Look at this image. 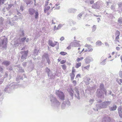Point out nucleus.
Instances as JSON below:
<instances>
[{
    "instance_id": "b1692460",
    "label": "nucleus",
    "mask_w": 122,
    "mask_h": 122,
    "mask_svg": "<svg viewBox=\"0 0 122 122\" xmlns=\"http://www.w3.org/2000/svg\"><path fill=\"white\" fill-rule=\"evenodd\" d=\"M66 61V60H62L61 61L60 63L61 64H63L65 63Z\"/></svg>"
},
{
    "instance_id": "e433bc0d",
    "label": "nucleus",
    "mask_w": 122,
    "mask_h": 122,
    "mask_svg": "<svg viewBox=\"0 0 122 122\" xmlns=\"http://www.w3.org/2000/svg\"><path fill=\"white\" fill-rule=\"evenodd\" d=\"M24 52H25V56H26L27 55V53H28V52L27 51H24Z\"/></svg>"
},
{
    "instance_id": "6e6552de",
    "label": "nucleus",
    "mask_w": 122,
    "mask_h": 122,
    "mask_svg": "<svg viewBox=\"0 0 122 122\" xmlns=\"http://www.w3.org/2000/svg\"><path fill=\"white\" fill-rule=\"evenodd\" d=\"M57 43V42H53L51 41H49V44L52 47H54L55 46Z\"/></svg>"
},
{
    "instance_id": "473e14b6",
    "label": "nucleus",
    "mask_w": 122,
    "mask_h": 122,
    "mask_svg": "<svg viewBox=\"0 0 122 122\" xmlns=\"http://www.w3.org/2000/svg\"><path fill=\"white\" fill-rule=\"evenodd\" d=\"M78 77H79V78L81 77V76H80V74H78L77 75H76V78H78Z\"/></svg>"
},
{
    "instance_id": "58836bf2",
    "label": "nucleus",
    "mask_w": 122,
    "mask_h": 122,
    "mask_svg": "<svg viewBox=\"0 0 122 122\" xmlns=\"http://www.w3.org/2000/svg\"><path fill=\"white\" fill-rule=\"evenodd\" d=\"M29 40V39L28 38H27L26 40V42H27Z\"/></svg>"
},
{
    "instance_id": "f3484780",
    "label": "nucleus",
    "mask_w": 122,
    "mask_h": 122,
    "mask_svg": "<svg viewBox=\"0 0 122 122\" xmlns=\"http://www.w3.org/2000/svg\"><path fill=\"white\" fill-rule=\"evenodd\" d=\"M117 108V107L116 106H114L113 107L110 108L111 111H114Z\"/></svg>"
},
{
    "instance_id": "9b49d317",
    "label": "nucleus",
    "mask_w": 122,
    "mask_h": 122,
    "mask_svg": "<svg viewBox=\"0 0 122 122\" xmlns=\"http://www.w3.org/2000/svg\"><path fill=\"white\" fill-rule=\"evenodd\" d=\"M34 11L35 10L34 9H30L29 10V13L31 15H33Z\"/></svg>"
},
{
    "instance_id": "09e8293b",
    "label": "nucleus",
    "mask_w": 122,
    "mask_h": 122,
    "mask_svg": "<svg viewBox=\"0 0 122 122\" xmlns=\"http://www.w3.org/2000/svg\"><path fill=\"white\" fill-rule=\"evenodd\" d=\"M23 56L22 55V56H21V58L22 59H23Z\"/></svg>"
},
{
    "instance_id": "72a5a7b5",
    "label": "nucleus",
    "mask_w": 122,
    "mask_h": 122,
    "mask_svg": "<svg viewBox=\"0 0 122 122\" xmlns=\"http://www.w3.org/2000/svg\"><path fill=\"white\" fill-rule=\"evenodd\" d=\"M64 39V38L63 36L61 37L60 38V40L61 41H62Z\"/></svg>"
},
{
    "instance_id": "49530a36",
    "label": "nucleus",
    "mask_w": 122,
    "mask_h": 122,
    "mask_svg": "<svg viewBox=\"0 0 122 122\" xmlns=\"http://www.w3.org/2000/svg\"><path fill=\"white\" fill-rule=\"evenodd\" d=\"M109 103V102H106L105 103V104H106V103Z\"/></svg>"
},
{
    "instance_id": "f03ea898",
    "label": "nucleus",
    "mask_w": 122,
    "mask_h": 122,
    "mask_svg": "<svg viewBox=\"0 0 122 122\" xmlns=\"http://www.w3.org/2000/svg\"><path fill=\"white\" fill-rule=\"evenodd\" d=\"M85 46L87 48V49H86L85 50L84 52H92V51L93 49L91 48V45L86 44L85 45Z\"/></svg>"
},
{
    "instance_id": "864d4df0",
    "label": "nucleus",
    "mask_w": 122,
    "mask_h": 122,
    "mask_svg": "<svg viewBox=\"0 0 122 122\" xmlns=\"http://www.w3.org/2000/svg\"><path fill=\"white\" fill-rule=\"evenodd\" d=\"M50 5H52V4L51 3H50Z\"/></svg>"
},
{
    "instance_id": "5fc2aeb1",
    "label": "nucleus",
    "mask_w": 122,
    "mask_h": 122,
    "mask_svg": "<svg viewBox=\"0 0 122 122\" xmlns=\"http://www.w3.org/2000/svg\"><path fill=\"white\" fill-rule=\"evenodd\" d=\"M1 69H2V70H3V69L2 68H1Z\"/></svg>"
},
{
    "instance_id": "20e7f679",
    "label": "nucleus",
    "mask_w": 122,
    "mask_h": 122,
    "mask_svg": "<svg viewBox=\"0 0 122 122\" xmlns=\"http://www.w3.org/2000/svg\"><path fill=\"white\" fill-rule=\"evenodd\" d=\"M75 70L74 69V67L72 68V70L71 73H70V75L71 77V80H73L74 79L75 77V75L74 73L75 72Z\"/></svg>"
},
{
    "instance_id": "f704fd0d",
    "label": "nucleus",
    "mask_w": 122,
    "mask_h": 122,
    "mask_svg": "<svg viewBox=\"0 0 122 122\" xmlns=\"http://www.w3.org/2000/svg\"><path fill=\"white\" fill-rule=\"evenodd\" d=\"M47 62L48 63V64H50V60L49 59H47Z\"/></svg>"
},
{
    "instance_id": "c756f323",
    "label": "nucleus",
    "mask_w": 122,
    "mask_h": 122,
    "mask_svg": "<svg viewBox=\"0 0 122 122\" xmlns=\"http://www.w3.org/2000/svg\"><path fill=\"white\" fill-rule=\"evenodd\" d=\"M71 45H70L68 46L66 48V49L68 50H70L71 49Z\"/></svg>"
},
{
    "instance_id": "4be33fe9",
    "label": "nucleus",
    "mask_w": 122,
    "mask_h": 122,
    "mask_svg": "<svg viewBox=\"0 0 122 122\" xmlns=\"http://www.w3.org/2000/svg\"><path fill=\"white\" fill-rule=\"evenodd\" d=\"M118 113L120 112H122V108L121 106L119 107L118 108Z\"/></svg>"
},
{
    "instance_id": "a18cd8bd",
    "label": "nucleus",
    "mask_w": 122,
    "mask_h": 122,
    "mask_svg": "<svg viewBox=\"0 0 122 122\" xmlns=\"http://www.w3.org/2000/svg\"><path fill=\"white\" fill-rule=\"evenodd\" d=\"M60 27V25H58V27H57V28H56V30H58V27Z\"/></svg>"
},
{
    "instance_id": "cd10ccee",
    "label": "nucleus",
    "mask_w": 122,
    "mask_h": 122,
    "mask_svg": "<svg viewBox=\"0 0 122 122\" xmlns=\"http://www.w3.org/2000/svg\"><path fill=\"white\" fill-rule=\"evenodd\" d=\"M56 20L55 19H54L52 20V22L53 24H55L56 23Z\"/></svg>"
},
{
    "instance_id": "a878e982",
    "label": "nucleus",
    "mask_w": 122,
    "mask_h": 122,
    "mask_svg": "<svg viewBox=\"0 0 122 122\" xmlns=\"http://www.w3.org/2000/svg\"><path fill=\"white\" fill-rule=\"evenodd\" d=\"M38 17V13L37 12H36L35 13V18H37Z\"/></svg>"
},
{
    "instance_id": "a19ab883",
    "label": "nucleus",
    "mask_w": 122,
    "mask_h": 122,
    "mask_svg": "<svg viewBox=\"0 0 122 122\" xmlns=\"http://www.w3.org/2000/svg\"><path fill=\"white\" fill-rule=\"evenodd\" d=\"M90 58L91 59L89 61V62L93 61V59L92 58Z\"/></svg>"
},
{
    "instance_id": "f257e3e1",
    "label": "nucleus",
    "mask_w": 122,
    "mask_h": 122,
    "mask_svg": "<svg viewBox=\"0 0 122 122\" xmlns=\"http://www.w3.org/2000/svg\"><path fill=\"white\" fill-rule=\"evenodd\" d=\"M56 94L62 100H64L65 96L63 92L57 90L56 91Z\"/></svg>"
},
{
    "instance_id": "a211bd4d",
    "label": "nucleus",
    "mask_w": 122,
    "mask_h": 122,
    "mask_svg": "<svg viewBox=\"0 0 122 122\" xmlns=\"http://www.w3.org/2000/svg\"><path fill=\"white\" fill-rule=\"evenodd\" d=\"M119 81H120V82H119V79H116V81H117V82L120 85L121 84V83H122V79H120L119 80Z\"/></svg>"
},
{
    "instance_id": "4c0bfd02",
    "label": "nucleus",
    "mask_w": 122,
    "mask_h": 122,
    "mask_svg": "<svg viewBox=\"0 0 122 122\" xmlns=\"http://www.w3.org/2000/svg\"><path fill=\"white\" fill-rule=\"evenodd\" d=\"M56 26H54V30H56Z\"/></svg>"
},
{
    "instance_id": "8fccbe9b",
    "label": "nucleus",
    "mask_w": 122,
    "mask_h": 122,
    "mask_svg": "<svg viewBox=\"0 0 122 122\" xmlns=\"http://www.w3.org/2000/svg\"><path fill=\"white\" fill-rule=\"evenodd\" d=\"M121 62H122V57H121Z\"/></svg>"
},
{
    "instance_id": "3c124183",
    "label": "nucleus",
    "mask_w": 122,
    "mask_h": 122,
    "mask_svg": "<svg viewBox=\"0 0 122 122\" xmlns=\"http://www.w3.org/2000/svg\"><path fill=\"white\" fill-rule=\"evenodd\" d=\"M71 96H73V93H71Z\"/></svg>"
},
{
    "instance_id": "6ab92c4d",
    "label": "nucleus",
    "mask_w": 122,
    "mask_h": 122,
    "mask_svg": "<svg viewBox=\"0 0 122 122\" xmlns=\"http://www.w3.org/2000/svg\"><path fill=\"white\" fill-rule=\"evenodd\" d=\"M102 42L101 41H97L96 43V45L97 46H99L101 45Z\"/></svg>"
},
{
    "instance_id": "f8f14e48",
    "label": "nucleus",
    "mask_w": 122,
    "mask_h": 122,
    "mask_svg": "<svg viewBox=\"0 0 122 122\" xmlns=\"http://www.w3.org/2000/svg\"><path fill=\"white\" fill-rule=\"evenodd\" d=\"M10 63L9 62L7 61H5L2 63V64L5 65L6 66L9 65Z\"/></svg>"
},
{
    "instance_id": "6e6d98bb",
    "label": "nucleus",
    "mask_w": 122,
    "mask_h": 122,
    "mask_svg": "<svg viewBox=\"0 0 122 122\" xmlns=\"http://www.w3.org/2000/svg\"><path fill=\"white\" fill-rule=\"evenodd\" d=\"M35 1V3L36 2V0H34Z\"/></svg>"
},
{
    "instance_id": "2eb2a0df",
    "label": "nucleus",
    "mask_w": 122,
    "mask_h": 122,
    "mask_svg": "<svg viewBox=\"0 0 122 122\" xmlns=\"http://www.w3.org/2000/svg\"><path fill=\"white\" fill-rule=\"evenodd\" d=\"M60 54L63 56H65L67 54V53L64 51H61L60 52Z\"/></svg>"
},
{
    "instance_id": "423d86ee",
    "label": "nucleus",
    "mask_w": 122,
    "mask_h": 122,
    "mask_svg": "<svg viewBox=\"0 0 122 122\" xmlns=\"http://www.w3.org/2000/svg\"><path fill=\"white\" fill-rule=\"evenodd\" d=\"M50 7L49 6H47L45 7L44 9V11L45 13H47V15H48L50 14V11L49 10Z\"/></svg>"
},
{
    "instance_id": "ddd939ff",
    "label": "nucleus",
    "mask_w": 122,
    "mask_h": 122,
    "mask_svg": "<svg viewBox=\"0 0 122 122\" xmlns=\"http://www.w3.org/2000/svg\"><path fill=\"white\" fill-rule=\"evenodd\" d=\"M81 63L79 62L76 64L75 66V67L77 68L80 67L81 65Z\"/></svg>"
},
{
    "instance_id": "c03bdc74",
    "label": "nucleus",
    "mask_w": 122,
    "mask_h": 122,
    "mask_svg": "<svg viewBox=\"0 0 122 122\" xmlns=\"http://www.w3.org/2000/svg\"><path fill=\"white\" fill-rule=\"evenodd\" d=\"M110 55V54H109ZM112 57V56L110 55H109V56L108 57V58H110Z\"/></svg>"
},
{
    "instance_id": "bb28decb",
    "label": "nucleus",
    "mask_w": 122,
    "mask_h": 122,
    "mask_svg": "<svg viewBox=\"0 0 122 122\" xmlns=\"http://www.w3.org/2000/svg\"><path fill=\"white\" fill-rule=\"evenodd\" d=\"M118 22L121 23H122V19L119 18L118 20Z\"/></svg>"
},
{
    "instance_id": "79ce46f5",
    "label": "nucleus",
    "mask_w": 122,
    "mask_h": 122,
    "mask_svg": "<svg viewBox=\"0 0 122 122\" xmlns=\"http://www.w3.org/2000/svg\"><path fill=\"white\" fill-rule=\"evenodd\" d=\"M20 9L22 11H23V7H20Z\"/></svg>"
},
{
    "instance_id": "dca6fc26",
    "label": "nucleus",
    "mask_w": 122,
    "mask_h": 122,
    "mask_svg": "<svg viewBox=\"0 0 122 122\" xmlns=\"http://www.w3.org/2000/svg\"><path fill=\"white\" fill-rule=\"evenodd\" d=\"M83 59L84 58L83 57H81L80 58L78 57L76 59V60L77 62H78L83 60Z\"/></svg>"
},
{
    "instance_id": "9d476101",
    "label": "nucleus",
    "mask_w": 122,
    "mask_h": 122,
    "mask_svg": "<svg viewBox=\"0 0 122 122\" xmlns=\"http://www.w3.org/2000/svg\"><path fill=\"white\" fill-rule=\"evenodd\" d=\"M104 87V85L103 84H100V89H98L97 90V92L98 93H100V89H102Z\"/></svg>"
},
{
    "instance_id": "4468645a",
    "label": "nucleus",
    "mask_w": 122,
    "mask_h": 122,
    "mask_svg": "<svg viewBox=\"0 0 122 122\" xmlns=\"http://www.w3.org/2000/svg\"><path fill=\"white\" fill-rule=\"evenodd\" d=\"M90 67V65H89L87 66L84 67L82 69L83 70H84L85 69L86 70H88L89 69V67Z\"/></svg>"
},
{
    "instance_id": "7ed1b4c3",
    "label": "nucleus",
    "mask_w": 122,
    "mask_h": 122,
    "mask_svg": "<svg viewBox=\"0 0 122 122\" xmlns=\"http://www.w3.org/2000/svg\"><path fill=\"white\" fill-rule=\"evenodd\" d=\"M7 39L6 38H4L2 41L1 45L3 47H5L6 46L7 44Z\"/></svg>"
},
{
    "instance_id": "1a4fd4ad",
    "label": "nucleus",
    "mask_w": 122,
    "mask_h": 122,
    "mask_svg": "<svg viewBox=\"0 0 122 122\" xmlns=\"http://www.w3.org/2000/svg\"><path fill=\"white\" fill-rule=\"evenodd\" d=\"M60 3H57L52 8H54L55 9H59L60 8Z\"/></svg>"
},
{
    "instance_id": "393cba45",
    "label": "nucleus",
    "mask_w": 122,
    "mask_h": 122,
    "mask_svg": "<svg viewBox=\"0 0 122 122\" xmlns=\"http://www.w3.org/2000/svg\"><path fill=\"white\" fill-rule=\"evenodd\" d=\"M119 74L120 77L122 78V71H120L119 72Z\"/></svg>"
},
{
    "instance_id": "c85d7f7f",
    "label": "nucleus",
    "mask_w": 122,
    "mask_h": 122,
    "mask_svg": "<svg viewBox=\"0 0 122 122\" xmlns=\"http://www.w3.org/2000/svg\"><path fill=\"white\" fill-rule=\"evenodd\" d=\"M26 38L25 37H24L23 38H22L21 39V41L22 42H24L26 40Z\"/></svg>"
},
{
    "instance_id": "0eeeda50",
    "label": "nucleus",
    "mask_w": 122,
    "mask_h": 122,
    "mask_svg": "<svg viewBox=\"0 0 122 122\" xmlns=\"http://www.w3.org/2000/svg\"><path fill=\"white\" fill-rule=\"evenodd\" d=\"M78 53L80 54H81L84 51V49L80 46L78 48Z\"/></svg>"
},
{
    "instance_id": "ea45409f",
    "label": "nucleus",
    "mask_w": 122,
    "mask_h": 122,
    "mask_svg": "<svg viewBox=\"0 0 122 122\" xmlns=\"http://www.w3.org/2000/svg\"><path fill=\"white\" fill-rule=\"evenodd\" d=\"M114 54H115V52H113L112 53V56H113Z\"/></svg>"
},
{
    "instance_id": "aec40b11",
    "label": "nucleus",
    "mask_w": 122,
    "mask_h": 122,
    "mask_svg": "<svg viewBox=\"0 0 122 122\" xmlns=\"http://www.w3.org/2000/svg\"><path fill=\"white\" fill-rule=\"evenodd\" d=\"M61 66L62 68V69L64 70H65L66 69V65H62Z\"/></svg>"
},
{
    "instance_id": "de8ad7c7",
    "label": "nucleus",
    "mask_w": 122,
    "mask_h": 122,
    "mask_svg": "<svg viewBox=\"0 0 122 122\" xmlns=\"http://www.w3.org/2000/svg\"><path fill=\"white\" fill-rule=\"evenodd\" d=\"M103 91H104L105 92V93L106 94V92L105 91V89H104L103 90Z\"/></svg>"
},
{
    "instance_id": "603ef678",
    "label": "nucleus",
    "mask_w": 122,
    "mask_h": 122,
    "mask_svg": "<svg viewBox=\"0 0 122 122\" xmlns=\"http://www.w3.org/2000/svg\"><path fill=\"white\" fill-rule=\"evenodd\" d=\"M50 0H47V3H48V1Z\"/></svg>"
},
{
    "instance_id": "c9c22d12",
    "label": "nucleus",
    "mask_w": 122,
    "mask_h": 122,
    "mask_svg": "<svg viewBox=\"0 0 122 122\" xmlns=\"http://www.w3.org/2000/svg\"><path fill=\"white\" fill-rule=\"evenodd\" d=\"M94 1L93 0H92L90 1V3L91 4H93L94 3Z\"/></svg>"
},
{
    "instance_id": "412c9836",
    "label": "nucleus",
    "mask_w": 122,
    "mask_h": 122,
    "mask_svg": "<svg viewBox=\"0 0 122 122\" xmlns=\"http://www.w3.org/2000/svg\"><path fill=\"white\" fill-rule=\"evenodd\" d=\"M5 0H0V6L4 3Z\"/></svg>"
},
{
    "instance_id": "2f4dec72",
    "label": "nucleus",
    "mask_w": 122,
    "mask_h": 122,
    "mask_svg": "<svg viewBox=\"0 0 122 122\" xmlns=\"http://www.w3.org/2000/svg\"><path fill=\"white\" fill-rule=\"evenodd\" d=\"M118 113L120 117L121 118H122V112H120Z\"/></svg>"
},
{
    "instance_id": "37998d69",
    "label": "nucleus",
    "mask_w": 122,
    "mask_h": 122,
    "mask_svg": "<svg viewBox=\"0 0 122 122\" xmlns=\"http://www.w3.org/2000/svg\"><path fill=\"white\" fill-rule=\"evenodd\" d=\"M57 60L58 61V62H59L60 61L61 62V60L59 59H58V60Z\"/></svg>"
},
{
    "instance_id": "7c9ffc66",
    "label": "nucleus",
    "mask_w": 122,
    "mask_h": 122,
    "mask_svg": "<svg viewBox=\"0 0 122 122\" xmlns=\"http://www.w3.org/2000/svg\"><path fill=\"white\" fill-rule=\"evenodd\" d=\"M72 83L74 84V86H75L76 84V80H73L72 81Z\"/></svg>"
},
{
    "instance_id": "5701e85b",
    "label": "nucleus",
    "mask_w": 122,
    "mask_h": 122,
    "mask_svg": "<svg viewBox=\"0 0 122 122\" xmlns=\"http://www.w3.org/2000/svg\"><path fill=\"white\" fill-rule=\"evenodd\" d=\"M118 46H120V47H116V49L118 51V50H119L120 49H121V48H122V47L120 46V45H118Z\"/></svg>"
},
{
    "instance_id": "39448f33",
    "label": "nucleus",
    "mask_w": 122,
    "mask_h": 122,
    "mask_svg": "<svg viewBox=\"0 0 122 122\" xmlns=\"http://www.w3.org/2000/svg\"><path fill=\"white\" fill-rule=\"evenodd\" d=\"M115 36H116L115 38V40L118 42H119V36L120 35V32L118 30H117L116 32L115 33Z\"/></svg>"
}]
</instances>
